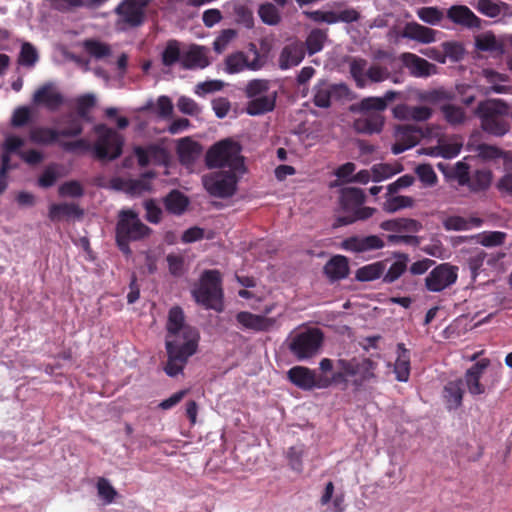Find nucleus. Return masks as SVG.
<instances>
[{
    "instance_id": "obj_1",
    "label": "nucleus",
    "mask_w": 512,
    "mask_h": 512,
    "mask_svg": "<svg viewBox=\"0 0 512 512\" xmlns=\"http://www.w3.org/2000/svg\"><path fill=\"white\" fill-rule=\"evenodd\" d=\"M377 363L366 357L340 358L334 364L329 358L319 362L323 374L305 366H294L287 372L289 381L296 387L310 391L331 386L347 388L349 383L359 391L366 383L376 380Z\"/></svg>"
},
{
    "instance_id": "obj_2",
    "label": "nucleus",
    "mask_w": 512,
    "mask_h": 512,
    "mask_svg": "<svg viewBox=\"0 0 512 512\" xmlns=\"http://www.w3.org/2000/svg\"><path fill=\"white\" fill-rule=\"evenodd\" d=\"M166 330L168 359L164 371L168 376L175 377L183 372L188 359L197 352L200 334L196 328L185 323L184 312L178 306L169 310Z\"/></svg>"
},
{
    "instance_id": "obj_3",
    "label": "nucleus",
    "mask_w": 512,
    "mask_h": 512,
    "mask_svg": "<svg viewBox=\"0 0 512 512\" xmlns=\"http://www.w3.org/2000/svg\"><path fill=\"white\" fill-rule=\"evenodd\" d=\"M397 92L389 90L383 97H366L351 106L353 113L359 116L353 122V129L360 134L380 133L384 126L382 112L386 110L387 103L393 101Z\"/></svg>"
},
{
    "instance_id": "obj_4",
    "label": "nucleus",
    "mask_w": 512,
    "mask_h": 512,
    "mask_svg": "<svg viewBox=\"0 0 512 512\" xmlns=\"http://www.w3.org/2000/svg\"><path fill=\"white\" fill-rule=\"evenodd\" d=\"M474 113L480 120L482 130L490 135L501 137L510 130L507 120L510 108L502 99L483 100L479 102Z\"/></svg>"
},
{
    "instance_id": "obj_5",
    "label": "nucleus",
    "mask_w": 512,
    "mask_h": 512,
    "mask_svg": "<svg viewBox=\"0 0 512 512\" xmlns=\"http://www.w3.org/2000/svg\"><path fill=\"white\" fill-rule=\"evenodd\" d=\"M241 145L232 139L221 140L212 145L206 153L205 162L208 168H228L239 174L245 172Z\"/></svg>"
},
{
    "instance_id": "obj_6",
    "label": "nucleus",
    "mask_w": 512,
    "mask_h": 512,
    "mask_svg": "<svg viewBox=\"0 0 512 512\" xmlns=\"http://www.w3.org/2000/svg\"><path fill=\"white\" fill-rule=\"evenodd\" d=\"M245 95L249 99L246 112L251 116L262 115L274 109L277 93L271 90L270 81L254 79L247 83Z\"/></svg>"
},
{
    "instance_id": "obj_7",
    "label": "nucleus",
    "mask_w": 512,
    "mask_h": 512,
    "mask_svg": "<svg viewBox=\"0 0 512 512\" xmlns=\"http://www.w3.org/2000/svg\"><path fill=\"white\" fill-rule=\"evenodd\" d=\"M322 342V332L317 328H308L292 332L287 339V346L297 360L304 361L319 353Z\"/></svg>"
},
{
    "instance_id": "obj_8",
    "label": "nucleus",
    "mask_w": 512,
    "mask_h": 512,
    "mask_svg": "<svg viewBox=\"0 0 512 512\" xmlns=\"http://www.w3.org/2000/svg\"><path fill=\"white\" fill-rule=\"evenodd\" d=\"M364 201L365 194L362 189L356 187L343 188L340 194V205L349 215L338 217L337 224L339 226L348 225L357 220L370 218L376 210L371 207H363Z\"/></svg>"
},
{
    "instance_id": "obj_9",
    "label": "nucleus",
    "mask_w": 512,
    "mask_h": 512,
    "mask_svg": "<svg viewBox=\"0 0 512 512\" xmlns=\"http://www.w3.org/2000/svg\"><path fill=\"white\" fill-rule=\"evenodd\" d=\"M192 295L197 303L206 308L220 310L223 297L220 272L205 271L201 276L200 285L192 291Z\"/></svg>"
},
{
    "instance_id": "obj_10",
    "label": "nucleus",
    "mask_w": 512,
    "mask_h": 512,
    "mask_svg": "<svg viewBox=\"0 0 512 512\" xmlns=\"http://www.w3.org/2000/svg\"><path fill=\"white\" fill-rule=\"evenodd\" d=\"M349 72L355 85L366 88L371 83H381L391 79V73L386 66L378 63L369 64L364 58L354 57L349 62Z\"/></svg>"
},
{
    "instance_id": "obj_11",
    "label": "nucleus",
    "mask_w": 512,
    "mask_h": 512,
    "mask_svg": "<svg viewBox=\"0 0 512 512\" xmlns=\"http://www.w3.org/2000/svg\"><path fill=\"white\" fill-rule=\"evenodd\" d=\"M97 140L93 145V153L100 160H114L122 153L124 138L114 129L105 125L95 127Z\"/></svg>"
},
{
    "instance_id": "obj_12",
    "label": "nucleus",
    "mask_w": 512,
    "mask_h": 512,
    "mask_svg": "<svg viewBox=\"0 0 512 512\" xmlns=\"http://www.w3.org/2000/svg\"><path fill=\"white\" fill-rule=\"evenodd\" d=\"M238 175L233 171H214L205 174L202 183L211 196L229 198L237 191Z\"/></svg>"
},
{
    "instance_id": "obj_13",
    "label": "nucleus",
    "mask_w": 512,
    "mask_h": 512,
    "mask_svg": "<svg viewBox=\"0 0 512 512\" xmlns=\"http://www.w3.org/2000/svg\"><path fill=\"white\" fill-rule=\"evenodd\" d=\"M352 98L353 93L345 83L330 84L320 82L314 87L313 101L320 108H328L333 102L350 100Z\"/></svg>"
},
{
    "instance_id": "obj_14",
    "label": "nucleus",
    "mask_w": 512,
    "mask_h": 512,
    "mask_svg": "<svg viewBox=\"0 0 512 512\" xmlns=\"http://www.w3.org/2000/svg\"><path fill=\"white\" fill-rule=\"evenodd\" d=\"M150 228L132 210H122L116 227V237L119 239L140 240L150 233Z\"/></svg>"
},
{
    "instance_id": "obj_15",
    "label": "nucleus",
    "mask_w": 512,
    "mask_h": 512,
    "mask_svg": "<svg viewBox=\"0 0 512 512\" xmlns=\"http://www.w3.org/2000/svg\"><path fill=\"white\" fill-rule=\"evenodd\" d=\"M249 52L252 54L250 59L243 52H235L225 59V70L229 74L240 73L244 70L258 71L266 63L265 58L260 54L255 44H249Z\"/></svg>"
},
{
    "instance_id": "obj_16",
    "label": "nucleus",
    "mask_w": 512,
    "mask_h": 512,
    "mask_svg": "<svg viewBox=\"0 0 512 512\" xmlns=\"http://www.w3.org/2000/svg\"><path fill=\"white\" fill-rule=\"evenodd\" d=\"M146 0H124L115 9L118 15L116 26L119 30H126L140 26L144 21V8Z\"/></svg>"
},
{
    "instance_id": "obj_17",
    "label": "nucleus",
    "mask_w": 512,
    "mask_h": 512,
    "mask_svg": "<svg viewBox=\"0 0 512 512\" xmlns=\"http://www.w3.org/2000/svg\"><path fill=\"white\" fill-rule=\"evenodd\" d=\"M458 278V267L442 263L433 268L425 278V287L430 292H442L454 285Z\"/></svg>"
},
{
    "instance_id": "obj_18",
    "label": "nucleus",
    "mask_w": 512,
    "mask_h": 512,
    "mask_svg": "<svg viewBox=\"0 0 512 512\" xmlns=\"http://www.w3.org/2000/svg\"><path fill=\"white\" fill-rule=\"evenodd\" d=\"M429 136H431L430 129H426L424 132L413 125L397 126L394 132L395 143L392 145L391 151L394 155H398L417 145L422 137Z\"/></svg>"
},
{
    "instance_id": "obj_19",
    "label": "nucleus",
    "mask_w": 512,
    "mask_h": 512,
    "mask_svg": "<svg viewBox=\"0 0 512 512\" xmlns=\"http://www.w3.org/2000/svg\"><path fill=\"white\" fill-rule=\"evenodd\" d=\"M306 50L304 43L298 39H292L282 47L277 63L281 70H288L298 66L304 59Z\"/></svg>"
},
{
    "instance_id": "obj_20",
    "label": "nucleus",
    "mask_w": 512,
    "mask_h": 512,
    "mask_svg": "<svg viewBox=\"0 0 512 512\" xmlns=\"http://www.w3.org/2000/svg\"><path fill=\"white\" fill-rule=\"evenodd\" d=\"M236 320L243 329L252 330L254 332H268L279 326L278 318L276 317H267L247 311L239 312L236 315Z\"/></svg>"
},
{
    "instance_id": "obj_21",
    "label": "nucleus",
    "mask_w": 512,
    "mask_h": 512,
    "mask_svg": "<svg viewBox=\"0 0 512 512\" xmlns=\"http://www.w3.org/2000/svg\"><path fill=\"white\" fill-rule=\"evenodd\" d=\"M399 59L403 66L408 69L410 75L415 78H427L437 72L436 65L414 53H402Z\"/></svg>"
},
{
    "instance_id": "obj_22",
    "label": "nucleus",
    "mask_w": 512,
    "mask_h": 512,
    "mask_svg": "<svg viewBox=\"0 0 512 512\" xmlns=\"http://www.w3.org/2000/svg\"><path fill=\"white\" fill-rule=\"evenodd\" d=\"M447 18L455 25L466 29H480L482 20L466 5H453L446 13Z\"/></svg>"
},
{
    "instance_id": "obj_23",
    "label": "nucleus",
    "mask_w": 512,
    "mask_h": 512,
    "mask_svg": "<svg viewBox=\"0 0 512 512\" xmlns=\"http://www.w3.org/2000/svg\"><path fill=\"white\" fill-rule=\"evenodd\" d=\"M32 101L35 105L44 106L48 110L55 111L62 105L63 96L56 86L49 82L34 92Z\"/></svg>"
},
{
    "instance_id": "obj_24",
    "label": "nucleus",
    "mask_w": 512,
    "mask_h": 512,
    "mask_svg": "<svg viewBox=\"0 0 512 512\" xmlns=\"http://www.w3.org/2000/svg\"><path fill=\"white\" fill-rule=\"evenodd\" d=\"M472 5L481 15L496 21L512 15L509 4L501 0H476Z\"/></svg>"
},
{
    "instance_id": "obj_25",
    "label": "nucleus",
    "mask_w": 512,
    "mask_h": 512,
    "mask_svg": "<svg viewBox=\"0 0 512 512\" xmlns=\"http://www.w3.org/2000/svg\"><path fill=\"white\" fill-rule=\"evenodd\" d=\"M209 49L201 45H191L182 53L181 66L184 69H204L210 64Z\"/></svg>"
},
{
    "instance_id": "obj_26",
    "label": "nucleus",
    "mask_w": 512,
    "mask_h": 512,
    "mask_svg": "<svg viewBox=\"0 0 512 512\" xmlns=\"http://www.w3.org/2000/svg\"><path fill=\"white\" fill-rule=\"evenodd\" d=\"M383 247L384 242L377 235L353 236L343 240L342 242L343 249L354 253L377 250Z\"/></svg>"
},
{
    "instance_id": "obj_27",
    "label": "nucleus",
    "mask_w": 512,
    "mask_h": 512,
    "mask_svg": "<svg viewBox=\"0 0 512 512\" xmlns=\"http://www.w3.org/2000/svg\"><path fill=\"white\" fill-rule=\"evenodd\" d=\"M134 153L138 164L145 167L149 164H163L167 159V152L159 144H150L147 147H135Z\"/></svg>"
},
{
    "instance_id": "obj_28",
    "label": "nucleus",
    "mask_w": 512,
    "mask_h": 512,
    "mask_svg": "<svg viewBox=\"0 0 512 512\" xmlns=\"http://www.w3.org/2000/svg\"><path fill=\"white\" fill-rule=\"evenodd\" d=\"M483 78L490 85L485 94H509L512 93V87L508 85L509 77L506 74L499 73L493 69H483L481 72Z\"/></svg>"
},
{
    "instance_id": "obj_29",
    "label": "nucleus",
    "mask_w": 512,
    "mask_h": 512,
    "mask_svg": "<svg viewBox=\"0 0 512 512\" xmlns=\"http://www.w3.org/2000/svg\"><path fill=\"white\" fill-rule=\"evenodd\" d=\"M176 148L179 161L185 166H192L202 152L201 145L190 137L179 139Z\"/></svg>"
},
{
    "instance_id": "obj_30",
    "label": "nucleus",
    "mask_w": 512,
    "mask_h": 512,
    "mask_svg": "<svg viewBox=\"0 0 512 512\" xmlns=\"http://www.w3.org/2000/svg\"><path fill=\"white\" fill-rule=\"evenodd\" d=\"M488 365L489 360L483 359L466 371L464 379L470 394L481 395L485 392V387L481 384L480 379Z\"/></svg>"
},
{
    "instance_id": "obj_31",
    "label": "nucleus",
    "mask_w": 512,
    "mask_h": 512,
    "mask_svg": "<svg viewBox=\"0 0 512 512\" xmlns=\"http://www.w3.org/2000/svg\"><path fill=\"white\" fill-rule=\"evenodd\" d=\"M402 37L420 43L429 44L435 41L436 31L416 22H410L405 25Z\"/></svg>"
},
{
    "instance_id": "obj_32",
    "label": "nucleus",
    "mask_w": 512,
    "mask_h": 512,
    "mask_svg": "<svg viewBox=\"0 0 512 512\" xmlns=\"http://www.w3.org/2000/svg\"><path fill=\"white\" fill-rule=\"evenodd\" d=\"M23 140L16 136H9L5 140V147L9 153H17L19 156L28 164L34 165L42 161L43 155L41 152L31 149L27 151H21L20 148L23 146Z\"/></svg>"
},
{
    "instance_id": "obj_33",
    "label": "nucleus",
    "mask_w": 512,
    "mask_h": 512,
    "mask_svg": "<svg viewBox=\"0 0 512 512\" xmlns=\"http://www.w3.org/2000/svg\"><path fill=\"white\" fill-rule=\"evenodd\" d=\"M49 219L53 222L81 218L83 211L74 203L52 204L49 207Z\"/></svg>"
},
{
    "instance_id": "obj_34",
    "label": "nucleus",
    "mask_w": 512,
    "mask_h": 512,
    "mask_svg": "<svg viewBox=\"0 0 512 512\" xmlns=\"http://www.w3.org/2000/svg\"><path fill=\"white\" fill-rule=\"evenodd\" d=\"M394 373L399 382H407L410 376V355L403 343L397 345V359L394 363Z\"/></svg>"
},
{
    "instance_id": "obj_35",
    "label": "nucleus",
    "mask_w": 512,
    "mask_h": 512,
    "mask_svg": "<svg viewBox=\"0 0 512 512\" xmlns=\"http://www.w3.org/2000/svg\"><path fill=\"white\" fill-rule=\"evenodd\" d=\"M324 272L331 281L346 278L349 274L347 259L340 255L331 258L324 266Z\"/></svg>"
},
{
    "instance_id": "obj_36",
    "label": "nucleus",
    "mask_w": 512,
    "mask_h": 512,
    "mask_svg": "<svg viewBox=\"0 0 512 512\" xmlns=\"http://www.w3.org/2000/svg\"><path fill=\"white\" fill-rule=\"evenodd\" d=\"M414 205L415 200L411 196L398 195L397 193H390L386 190L382 209L387 213H395L402 209L412 208Z\"/></svg>"
},
{
    "instance_id": "obj_37",
    "label": "nucleus",
    "mask_w": 512,
    "mask_h": 512,
    "mask_svg": "<svg viewBox=\"0 0 512 512\" xmlns=\"http://www.w3.org/2000/svg\"><path fill=\"white\" fill-rule=\"evenodd\" d=\"M393 258V262L390 263L389 267L387 266V272H384L383 276V282L389 284L395 282L402 276L407 270L409 262L408 255L404 253H394Z\"/></svg>"
},
{
    "instance_id": "obj_38",
    "label": "nucleus",
    "mask_w": 512,
    "mask_h": 512,
    "mask_svg": "<svg viewBox=\"0 0 512 512\" xmlns=\"http://www.w3.org/2000/svg\"><path fill=\"white\" fill-rule=\"evenodd\" d=\"M381 229L391 232H411L417 233L421 229V224L410 218H396L383 221L380 224Z\"/></svg>"
},
{
    "instance_id": "obj_39",
    "label": "nucleus",
    "mask_w": 512,
    "mask_h": 512,
    "mask_svg": "<svg viewBox=\"0 0 512 512\" xmlns=\"http://www.w3.org/2000/svg\"><path fill=\"white\" fill-rule=\"evenodd\" d=\"M474 150L477 152V155L484 160L503 158L505 168H512V152H504L496 146L488 144H479L474 148Z\"/></svg>"
},
{
    "instance_id": "obj_40",
    "label": "nucleus",
    "mask_w": 512,
    "mask_h": 512,
    "mask_svg": "<svg viewBox=\"0 0 512 512\" xmlns=\"http://www.w3.org/2000/svg\"><path fill=\"white\" fill-rule=\"evenodd\" d=\"M389 262V259H385L359 268L356 271V279L362 282H367L384 276V272L386 271Z\"/></svg>"
},
{
    "instance_id": "obj_41",
    "label": "nucleus",
    "mask_w": 512,
    "mask_h": 512,
    "mask_svg": "<svg viewBox=\"0 0 512 512\" xmlns=\"http://www.w3.org/2000/svg\"><path fill=\"white\" fill-rule=\"evenodd\" d=\"M483 221L477 217L464 218L461 216H448L442 224L447 231H465L473 227H480Z\"/></svg>"
},
{
    "instance_id": "obj_42",
    "label": "nucleus",
    "mask_w": 512,
    "mask_h": 512,
    "mask_svg": "<svg viewBox=\"0 0 512 512\" xmlns=\"http://www.w3.org/2000/svg\"><path fill=\"white\" fill-rule=\"evenodd\" d=\"M440 111L445 121L454 127L465 124L468 119L465 110L454 104H444L440 107Z\"/></svg>"
},
{
    "instance_id": "obj_43",
    "label": "nucleus",
    "mask_w": 512,
    "mask_h": 512,
    "mask_svg": "<svg viewBox=\"0 0 512 512\" xmlns=\"http://www.w3.org/2000/svg\"><path fill=\"white\" fill-rule=\"evenodd\" d=\"M328 40V34L326 30L315 28L308 34L304 47H306L307 53L311 56L314 55L324 48L325 43Z\"/></svg>"
},
{
    "instance_id": "obj_44",
    "label": "nucleus",
    "mask_w": 512,
    "mask_h": 512,
    "mask_svg": "<svg viewBox=\"0 0 512 512\" xmlns=\"http://www.w3.org/2000/svg\"><path fill=\"white\" fill-rule=\"evenodd\" d=\"M82 47L87 54L96 60L109 57L112 54L111 46L97 39H86L82 42Z\"/></svg>"
},
{
    "instance_id": "obj_45",
    "label": "nucleus",
    "mask_w": 512,
    "mask_h": 512,
    "mask_svg": "<svg viewBox=\"0 0 512 512\" xmlns=\"http://www.w3.org/2000/svg\"><path fill=\"white\" fill-rule=\"evenodd\" d=\"M475 47L483 52H502V44L492 32H484L475 37Z\"/></svg>"
},
{
    "instance_id": "obj_46",
    "label": "nucleus",
    "mask_w": 512,
    "mask_h": 512,
    "mask_svg": "<svg viewBox=\"0 0 512 512\" xmlns=\"http://www.w3.org/2000/svg\"><path fill=\"white\" fill-rule=\"evenodd\" d=\"M506 237L507 234L502 231H484L469 238L484 247H496L502 245Z\"/></svg>"
},
{
    "instance_id": "obj_47",
    "label": "nucleus",
    "mask_w": 512,
    "mask_h": 512,
    "mask_svg": "<svg viewBox=\"0 0 512 512\" xmlns=\"http://www.w3.org/2000/svg\"><path fill=\"white\" fill-rule=\"evenodd\" d=\"M444 397L449 409H456L462 403L463 390L461 381L448 382L444 387Z\"/></svg>"
},
{
    "instance_id": "obj_48",
    "label": "nucleus",
    "mask_w": 512,
    "mask_h": 512,
    "mask_svg": "<svg viewBox=\"0 0 512 512\" xmlns=\"http://www.w3.org/2000/svg\"><path fill=\"white\" fill-rule=\"evenodd\" d=\"M462 145L458 142L452 144H439L436 147L424 148L421 153L433 157L442 156L444 158L456 157L461 151Z\"/></svg>"
},
{
    "instance_id": "obj_49",
    "label": "nucleus",
    "mask_w": 512,
    "mask_h": 512,
    "mask_svg": "<svg viewBox=\"0 0 512 512\" xmlns=\"http://www.w3.org/2000/svg\"><path fill=\"white\" fill-rule=\"evenodd\" d=\"M59 132L52 128L35 127L30 131V139L36 144L48 145L58 141Z\"/></svg>"
},
{
    "instance_id": "obj_50",
    "label": "nucleus",
    "mask_w": 512,
    "mask_h": 512,
    "mask_svg": "<svg viewBox=\"0 0 512 512\" xmlns=\"http://www.w3.org/2000/svg\"><path fill=\"white\" fill-rule=\"evenodd\" d=\"M402 171V166L400 164H388V163H379L375 164L371 168L372 172V181L380 182L386 180L397 173Z\"/></svg>"
},
{
    "instance_id": "obj_51",
    "label": "nucleus",
    "mask_w": 512,
    "mask_h": 512,
    "mask_svg": "<svg viewBox=\"0 0 512 512\" xmlns=\"http://www.w3.org/2000/svg\"><path fill=\"white\" fill-rule=\"evenodd\" d=\"M258 15L261 21L269 26H276L281 22V13L272 3L266 2L259 6Z\"/></svg>"
},
{
    "instance_id": "obj_52",
    "label": "nucleus",
    "mask_w": 512,
    "mask_h": 512,
    "mask_svg": "<svg viewBox=\"0 0 512 512\" xmlns=\"http://www.w3.org/2000/svg\"><path fill=\"white\" fill-rule=\"evenodd\" d=\"M230 5L232 6L236 22L248 29L252 28L254 25L252 11L239 1H233Z\"/></svg>"
},
{
    "instance_id": "obj_53",
    "label": "nucleus",
    "mask_w": 512,
    "mask_h": 512,
    "mask_svg": "<svg viewBox=\"0 0 512 512\" xmlns=\"http://www.w3.org/2000/svg\"><path fill=\"white\" fill-rule=\"evenodd\" d=\"M452 95L444 88L430 89L417 93V99L421 102L437 104L442 101L450 100Z\"/></svg>"
},
{
    "instance_id": "obj_54",
    "label": "nucleus",
    "mask_w": 512,
    "mask_h": 512,
    "mask_svg": "<svg viewBox=\"0 0 512 512\" xmlns=\"http://www.w3.org/2000/svg\"><path fill=\"white\" fill-rule=\"evenodd\" d=\"M187 205V198L178 191H172L165 198V207L173 214H181L186 209Z\"/></svg>"
},
{
    "instance_id": "obj_55",
    "label": "nucleus",
    "mask_w": 512,
    "mask_h": 512,
    "mask_svg": "<svg viewBox=\"0 0 512 512\" xmlns=\"http://www.w3.org/2000/svg\"><path fill=\"white\" fill-rule=\"evenodd\" d=\"M181 57L179 43L176 40H170L162 52V63L171 67L177 62L181 63Z\"/></svg>"
},
{
    "instance_id": "obj_56",
    "label": "nucleus",
    "mask_w": 512,
    "mask_h": 512,
    "mask_svg": "<svg viewBox=\"0 0 512 512\" xmlns=\"http://www.w3.org/2000/svg\"><path fill=\"white\" fill-rule=\"evenodd\" d=\"M418 18L429 25H437L444 18L442 10L438 7H421L416 11Z\"/></svg>"
},
{
    "instance_id": "obj_57",
    "label": "nucleus",
    "mask_w": 512,
    "mask_h": 512,
    "mask_svg": "<svg viewBox=\"0 0 512 512\" xmlns=\"http://www.w3.org/2000/svg\"><path fill=\"white\" fill-rule=\"evenodd\" d=\"M96 486L98 496L104 502V504L108 505L114 502L118 493L107 479L99 478Z\"/></svg>"
},
{
    "instance_id": "obj_58",
    "label": "nucleus",
    "mask_w": 512,
    "mask_h": 512,
    "mask_svg": "<svg viewBox=\"0 0 512 512\" xmlns=\"http://www.w3.org/2000/svg\"><path fill=\"white\" fill-rule=\"evenodd\" d=\"M487 253L482 249H475L467 259L472 278H476L486 260Z\"/></svg>"
},
{
    "instance_id": "obj_59",
    "label": "nucleus",
    "mask_w": 512,
    "mask_h": 512,
    "mask_svg": "<svg viewBox=\"0 0 512 512\" xmlns=\"http://www.w3.org/2000/svg\"><path fill=\"white\" fill-rule=\"evenodd\" d=\"M286 455L291 469L298 473H301L303 471L302 458L304 456V446H292L287 450Z\"/></svg>"
},
{
    "instance_id": "obj_60",
    "label": "nucleus",
    "mask_w": 512,
    "mask_h": 512,
    "mask_svg": "<svg viewBox=\"0 0 512 512\" xmlns=\"http://www.w3.org/2000/svg\"><path fill=\"white\" fill-rule=\"evenodd\" d=\"M415 172L419 178V180L423 183L425 187H433L436 185L438 178L433 169V167L429 164H421L418 165L415 169Z\"/></svg>"
},
{
    "instance_id": "obj_61",
    "label": "nucleus",
    "mask_w": 512,
    "mask_h": 512,
    "mask_svg": "<svg viewBox=\"0 0 512 512\" xmlns=\"http://www.w3.org/2000/svg\"><path fill=\"white\" fill-rule=\"evenodd\" d=\"M237 32L234 29H224L213 42L215 52L221 54L228 45L236 38Z\"/></svg>"
},
{
    "instance_id": "obj_62",
    "label": "nucleus",
    "mask_w": 512,
    "mask_h": 512,
    "mask_svg": "<svg viewBox=\"0 0 512 512\" xmlns=\"http://www.w3.org/2000/svg\"><path fill=\"white\" fill-rule=\"evenodd\" d=\"M19 63L23 66L32 67L38 61V53L30 43H23L19 54Z\"/></svg>"
},
{
    "instance_id": "obj_63",
    "label": "nucleus",
    "mask_w": 512,
    "mask_h": 512,
    "mask_svg": "<svg viewBox=\"0 0 512 512\" xmlns=\"http://www.w3.org/2000/svg\"><path fill=\"white\" fill-rule=\"evenodd\" d=\"M61 197L79 198L84 194V190L80 182L67 181L61 184L58 188Z\"/></svg>"
},
{
    "instance_id": "obj_64",
    "label": "nucleus",
    "mask_w": 512,
    "mask_h": 512,
    "mask_svg": "<svg viewBox=\"0 0 512 512\" xmlns=\"http://www.w3.org/2000/svg\"><path fill=\"white\" fill-rule=\"evenodd\" d=\"M177 107L181 113L190 116H197L201 113V107L192 98L186 96H181L178 99Z\"/></svg>"
}]
</instances>
